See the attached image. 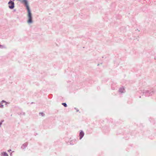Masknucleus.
Returning a JSON list of instances; mask_svg holds the SVG:
<instances>
[{
	"label": "nucleus",
	"mask_w": 156,
	"mask_h": 156,
	"mask_svg": "<svg viewBox=\"0 0 156 156\" xmlns=\"http://www.w3.org/2000/svg\"><path fill=\"white\" fill-rule=\"evenodd\" d=\"M119 91L120 93H122L125 92V90L124 88L121 87L119 89Z\"/></svg>",
	"instance_id": "0eeeda50"
},
{
	"label": "nucleus",
	"mask_w": 156,
	"mask_h": 156,
	"mask_svg": "<svg viewBox=\"0 0 156 156\" xmlns=\"http://www.w3.org/2000/svg\"><path fill=\"white\" fill-rule=\"evenodd\" d=\"M5 48V47L4 46L0 45V48L2 49V48Z\"/></svg>",
	"instance_id": "9b49d317"
},
{
	"label": "nucleus",
	"mask_w": 156,
	"mask_h": 156,
	"mask_svg": "<svg viewBox=\"0 0 156 156\" xmlns=\"http://www.w3.org/2000/svg\"><path fill=\"white\" fill-rule=\"evenodd\" d=\"M39 114H41L42 116H44V114L42 112H40Z\"/></svg>",
	"instance_id": "f8f14e48"
},
{
	"label": "nucleus",
	"mask_w": 156,
	"mask_h": 156,
	"mask_svg": "<svg viewBox=\"0 0 156 156\" xmlns=\"http://www.w3.org/2000/svg\"><path fill=\"white\" fill-rule=\"evenodd\" d=\"M0 107L1 108H4L3 105L1 104V103H0Z\"/></svg>",
	"instance_id": "ddd939ff"
},
{
	"label": "nucleus",
	"mask_w": 156,
	"mask_h": 156,
	"mask_svg": "<svg viewBox=\"0 0 156 156\" xmlns=\"http://www.w3.org/2000/svg\"><path fill=\"white\" fill-rule=\"evenodd\" d=\"M4 122V120H2L0 122V127H1V125L2 124V122Z\"/></svg>",
	"instance_id": "4468645a"
},
{
	"label": "nucleus",
	"mask_w": 156,
	"mask_h": 156,
	"mask_svg": "<svg viewBox=\"0 0 156 156\" xmlns=\"http://www.w3.org/2000/svg\"><path fill=\"white\" fill-rule=\"evenodd\" d=\"M84 135V133L83 130H80L79 133V139L80 140H81L82 138L83 137Z\"/></svg>",
	"instance_id": "20e7f679"
},
{
	"label": "nucleus",
	"mask_w": 156,
	"mask_h": 156,
	"mask_svg": "<svg viewBox=\"0 0 156 156\" xmlns=\"http://www.w3.org/2000/svg\"><path fill=\"white\" fill-rule=\"evenodd\" d=\"M11 151V150H8L9 152H10Z\"/></svg>",
	"instance_id": "dca6fc26"
},
{
	"label": "nucleus",
	"mask_w": 156,
	"mask_h": 156,
	"mask_svg": "<svg viewBox=\"0 0 156 156\" xmlns=\"http://www.w3.org/2000/svg\"><path fill=\"white\" fill-rule=\"evenodd\" d=\"M28 143L26 142L23 144L21 146V148L23 149H24L27 147L28 145Z\"/></svg>",
	"instance_id": "423d86ee"
},
{
	"label": "nucleus",
	"mask_w": 156,
	"mask_h": 156,
	"mask_svg": "<svg viewBox=\"0 0 156 156\" xmlns=\"http://www.w3.org/2000/svg\"><path fill=\"white\" fill-rule=\"evenodd\" d=\"M9 7L10 9H13L15 7L14 3L13 1L10 0L8 2Z\"/></svg>",
	"instance_id": "f03ea898"
},
{
	"label": "nucleus",
	"mask_w": 156,
	"mask_h": 156,
	"mask_svg": "<svg viewBox=\"0 0 156 156\" xmlns=\"http://www.w3.org/2000/svg\"><path fill=\"white\" fill-rule=\"evenodd\" d=\"M14 11H16V9H14Z\"/></svg>",
	"instance_id": "f3484780"
},
{
	"label": "nucleus",
	"mask_w": 156,
	"mask_h": 156,
	"mask_svg": "<svg viewBox=\"0 0 156 156\" xmlns=\"http://www.w3.org/2000/svg\"><path fill=\"white\" fill-rule=\"evenodd\" d=\"M28 12L27 17L28 20L27 21V23L29 24H31L33 23V17L30 10L27 11Z\"/></svg>",
	"instance_id": "f257e3e1"
},
{
	"label": "nucleus",
	"mask_w": 156,
	"mask_h": 156,
	"mask_svg": "<svg viewBox=\"0 0 156 156\" xmlns=\"http://www.w3.org/2000/svg\"><path fill=\"white\" fill-rule=\"evenodd\" d=\"M62 105H63L65 107H67V105L66 103H62Z\"/></svg>",
	"instance_id": "9d476101"
},
{
	"label": "nucleus",
	"mask_w": 156,
	"mask_h": 156,
	"mask_svg": "<svg viewBox=\"0 0 156 156\" xmlns=\"http://www.w3.org/2000/svg\"><path fill=\"white\" fill-rule=\"evenodd\" d=\"M74 109H75L76 110V112H78L79 111V110L77 108H75Z\"/></svg>",
	"instance_id": "2eb2a0df"
},
{
	"label": "nucleus",
	"mask_w": 156,
	"mask_h": 156,
	"mask_svg": "<svg viewBox=\"0 0 156 156\" xmlns=\"http://www.w3.org/2000/svg\"><path fill=\"white\" fill-rule=\"evenodd\" d=\"M2 154L3 156H8V155L6 152H4Z\"/></svg>",
	"instance_id": "6e6552de"
},
{
	"label": "nucleus",
	"mask_w": 156,
	"mask_h": 156,
	"mask_svg": "<svg viewBox=\"0 0 156 156\" xmlns=\"http://www.w3.org/2000/svg\"><path fill=\"white\" fill-rule=\"evenodd\" d=\"M3 103H5V105H6L7 104V102H6L5 101H4V100H2L1 101V104L2 105Z\"/></svg>",
	"instance_id": "1a4fd4ad"
},
{
	"label": "nucleus",
	"mask_w": 156,
	"mask_h": 156,
	"mask_svg": "<svg viewBox=\"0 0 156 156\" xmlns=\"http://www.w3.org/2000/svg\"><path fill=\"white\" fill-rule=\"evenodd\" d=\"M143 93H145V95L147 96L151 95L153 94V91H149L148 90H145L143 91Z\"/></svg>",
	"instance_id": "7ed1b4c3"
},
{
	"label": "nucleus",
	"mask_w": 156,
	"mask_h": 156,
	"mask_svg": "<svg viewBox=\"0 0 156 156\" xmlns=\"http://www.w3.org/2000/svg\"><path fill=\"white\" fill-rule=\"evenodd\" d=\"M76 141V139H73L70 140L69 142L70 145H73L74 144Z\"/></svg>",
	"instance_id": "39448f33"
}]
</instances>
